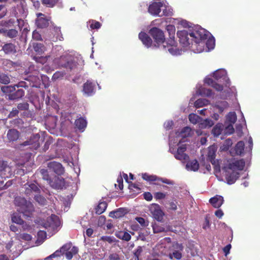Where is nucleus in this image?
<instances>
[{
	"label": "nucleus",
	"mask_w": 260,
	"mask_h": 260,
	"mask_svg": "<svg viewBox=\"0 0 260 260\" xmlns=\"http://www.w3.org/2000/svg\"><path fill=\"white\" fill-rule=\"evenodd\" d=\"M231 100L232 104L231 107L234 110L239 111L241 118L239 120L238 123L236 125V128H234L233 124L229 123V135L235 134L237 139L241 138L243 135V128L246 125V121L244 115L240 110V106L237 99V91L234 87H229V101Z\"/></svg>",
	"instance_id": "obj_1"
},
{
	"label": "nucleus",
	"mask_w": 260,
	"mask_h": 260,
	"mask_svg": "<svg viewBox=\"0 0 260 260\" xmlns=\"http://www.w3.org/2000/svg\"><path fill=\"white\" fill-rule=\"evenodd\" d=\"M148 12L153 16L160 17L171 16L173 15L172 9L167 6L164 1L161 0H153L150 2Z\"/></svg>",
	"instance_id": "obj_2"
},
{
	"label": "nucleus",
	"mask_w": 260,
	"mask_h": 260,
	"mask_svg": "<svg viewBox=\"0 0 260 260\" xmlns=\"http://www.w3.org/2000/svg\"><path fill=\"white\" fill-rule=\"evenodd\" d=\"M14 204L17 207V210L22 213L26 217H30L35 211L32 203L27 201L24 198L18 197L14 200Z\"/></svg>",
	"instance_id": "obj_3"
},
{
	"label": "nucleus",
	"mask_w": 260,
	"mask_h": 260,
	"mask_svg": "<svg viewBox=\"0 0 260 260\" xmlns=\"http://www.w3.org/2000/svg\"><path fill=\"white\" fill-rule=\"evenodd\" d=\"M226 70L223 69L217 70L213 73V78L207 77L205 79V83L212 86L217 91H221L223 89L222 85L217 83L215 80L219 82L226 81Z\"/></svg>",
	"instance_id": "obj_4"
},
{
	"label": "nucleus",
	"mask_w": 260,
	"mask_h": 260,
	"mask_svg": "<svg viewBox=\"0 0 260 260\" xmlns=\"http://www.w3.org/2000/svg\"><path fill=\"white\" fill-rule=\"evenodd\" d=\"M245 165L243 159L234 160L229 163V169L232 170L231 173L229 172V185L234 183L239 178L240 174L237 171H242Z\"/></svg>",
	"instance_id": "obj_5"
},
{
	"label": "nucleus",
	"mask_w": 260,
	"mask_h": 260,
	"mask_svg": "<svg viewBox=\"0 0 260 260\" xmlns=\"http://www.w3.org/2000/svg\"><path fill=\"white\" fill-rule=\"evenodd\" d=\"M15 87V86H2L1 89L4 93L11 92L7 95V99L9 100H18L24 95L25 92L22 89H18L16 90Z\"/></svg>",
	"instance_id": "obj_6"
},
{
	"label": "nucleus",
	"mask_w": 260,
	"mask_h": 260,
	"mask_svg": "<svg viewBox=\"0 0 260 260\" xmlns=\"http://www.w3.org/2000/svg\"><path fill=\"white\" fill-rule=\"evenodd\" d=\"M189 36L191 38V41H193L196 43L195 45L201 44L202 47H203L204 45L203 41L207 39L209 36V32L204 28H200L191 32H189Z\"/></svg>",
	"instance_id": "obj_7"
},
{
	"label": "nucleus",
	"mask_w": 260,
	"mask_h": 260,
	"mask_svg": "<svg viewBox=\"0 0 260 260\" xmlns=\"http://www.w3.org/2000/svg\"><path fill=\"white\" fill-rule=\"evenodd\" d=\"M40 138V135L38 134L32 136L29 140H27L22 144H20L19 146V149H22L24 146H29L30 149L36 150L40 147V143L39 140Z\"/></svg>",
	"instance_id": "obj_8"
},
{
	"label": "nucleus",
	"mask_w": 260,
	"mask_h": 260,
	"mask_svg": "<svg viewBox=\"0 0 260 260\" xmlns=\"http://www.w3.org/2000/svg\"><path fill=\"white\" fill-rule=\"evenodd\" d=\"M60 225V221L57 216L52 214L47 218L46 221L43 222V226L46 229L53 231Z\"/></svg>",
	"instance_id": "obj_9"
},
{
	"label": "nucleus",
	"mask_w": 260,
	"mask_h": 260,
	"mask_svg": "<svg viewBox=\"0 0 260 260\" xmlns=\"http://www.w3.org/2000/svg\"><path fill=\"white\" fill-rule=\"evenodd\" d=\"M59 67L66 68L72 71L76 67V62L73 61L70 57L62 56L60 57L58 62Z\"/></svg>",
	"instance_id": "obj_10"
},
{
	"label": "nucleus",
	"mask_w": 260,
	"mask_h": 260,
	"mask_svg": "<svg viewBox=\"0 0 260 260\" xmlns=\"http://www.w3.org/2000/svg\"><path fill=\"white\" fill-rule=\"evenodd\" d=\"M24 193L29 196L32 194H36L41 193L40 186L35 182V183L27 182L24 185Z\"/></svg>",
	"instance_id": "obj_11"
},
{
	"label": "nucleus",
	"mask_w": 260,
	"mask_h": 260,
	"mask_svg": "<svg viewBox=\"0 0 260 260\" xmlns=\"http://www.w3.org/2000/svg\"><path fill=\"white\" fill-rule=\"evenodd\" d=\"M149 211L155 219L158 221H162L164 213L159 205L156 204H151L149 207Z\"/></svg>",
	"instance_id": "obj_12"
},
{
	"label": "nucleus",
	"mask_w": 260,
	"mask_h": 260,
	"mask_svg": "<svg viewBox=\"0 0 260 260\" xmlns=\"http://www.w3.org/2000/svg\"><path fill=\"white\" fill-rule=\"evenodd\" d=\"M149 33L158 44L165 42V38L164 32L160 29L153 27L150 30Z\"/></svg>",
	"instance_id": "obj_13"
},
{
	"label": "nucleus",
	"mask_w": 260,
	"mask_h": 260,
	"mask_svg": "<svg viewBox=\"0 0 260 260\" xmlns=\"http://www.w3.org/2000/svg\"><path fill=\"white\" fill-rule=\"evenodd\" d=\"M245 144L243 141H239L234 147L229 150L232 156L242 155L244 153Z\"/></svg>",
	"instance_id": "obj_14"
},
{
	"label": "nucleus",
	"mask_w": 260,
	"mask_h": 260,
	"mask_svg": "<svg viewBox=\"0 0 260 260\" xmlns=\"http://www.w3.org/2000/svg\"><path fill=\"white\" fill-rule=\"evenodd\" d=\"M186 150V145H182L179 146L177 149V152L174 154L175 158L181 161L188 160L189 156L185 153Z\"/></svg>",
	"instance_id": "obj_15"
},
{
	"label": "nucleus",
	"mask_w": 260,
	"mask_h": 260,
	"mask_svg": "<svg viewBox=\"0 0 260 260\" xmlns=\"http://www.w3.org/2000/svg\"><path fill=\"white\" fill-rule=\"evenodd\" d=\"M50 19L42 13L38 14V18L36 19V24L38 27L44 28L49 25Z\"/></svg>",
	"instance_id": "obj_16"
},
{
	"label": "nucleus",
	"mask_w": 260,
	"mask_h": 260,
	"mask_svg": "<svg viewBox=\"0 0 260 260\" xmlns=\"http://www.w3.org/2000/svg\"><path fill=\"white\" fill-rule=\"evenodd\" d=\"M64 245L68 246L64 248V253L68 259H71L73 255L76 254L78 252V248L76 246H72L71 243H68Z\"/></svg>",
	"instance_id": "obj_17"
},
{
	"label": "nucleus",
	"mask_w": 260,
	"mask_h": 260,
	"mask_svg": "<svg viewBox=\"0 0 260 260\" xmlns=\"http://www.w3.org/2000/svg\"><path fill=\"white\" fill-rule=\"evenodd\" d=\"M177 36L179 38L180 43H181L184 46L186 47L190 44L189 39L188 37V31L185 30H180L177 32Z\"/></svg>",
	"instance_id": "obj_18"
},
{
	"label": "nucleus",
	"mask_w": 260,
	"mask_h": 260,
	"mask_svg": "<svg viewBox=\"0 0 260 260\" xmlns=\"http://www.w3.org/2000/svg\"><path fill=\"white\" fill-rule=\"evenodd\" d=\"M48 167L50 170L53 171L56 174L60 175L64 172V169L61 164L56 162L51 161L48 164Z\"/></svg>",
	"instance_id": "obj_19"
},
{
	"label": "nucleus",
	"mask_w": 260,
	"mask_h": 260,
	"mask_svg": "<svg viewBox=\"0 0 260 260\" xmlns=\"http://www.w3.org/2000/svg\"><path fill=\"white\" fill-rule=\"evenodd\" d=\"M217 151L216 147L212 145L208 147L207 152V161H209L213 165H215L216 160H215L216 156V152Z\"/></svg>",
	"instance_id": "obj_20"
},
{
	"label": "nucleus",
	"mask_w": 260,
	"mask_h": 260,
	"mask_svg": "<svg viewBox=\"0 0 260 260\" xmlns=\"http://www.w3.org/2000/svg\"><path fill=\"white\" fill-rule=\"evenodd\" d=\"M2 50L6 54H13L16 53V46L12 43H6L2 47Z\"/></svg>",
	"instance_id": "obj_21"
},
{
	"label": "nucleus",
	"mask_w": 260,
	"mask_h": 260,
	"mask_svg": "<svg viewBox=\"0 0 260 260\" xmlns=\"http://www.w3.org/2000/svg\"><path fill=\"white\" fill-rule=\"evenodd\" d=\"M19 132L16 129H10L7 134V138L9 142L16 141L19 138Z\"/></svg>",
	"instance_id": "obj_22"
},
{
	"label": "nucleus",
	"mask_w": 260,
	"mask_h": 260,
	"mask_svg": "<svg viewBox=\"0 0 260 260\" xmlns=\"http://www.w3.org/2000/svg\"><path fill=\"white\" fill-rule=\"evenodd\" d=\"M0 34L5 37L14 38L17 36L18 31L15 29H7L5 28H2L0 29Z\"/></svg>",
	"instance_id": "obj_23"
},
{
	"label": "nucleus",
	"mask_w": 260,
	"mask_h": 260,
	"mask_svg": "<svg viewBox=\"0 0 260 260\" xmlns=\"http://www.w3.org/2000/svg\"><path fill=\"white\" fill-rule=\"evenodd\" d=\"M0 172L4 175H11V167L8 164L7 161L0 160Z\"/></svg>",
	"instance_id": "obj_24"
},
{
	"label": "nucleus",
	"mask_w": 260,
	"mask_h": 260,
	"mask_svg": "<svg viewBox=\"0 0 260 260\" xmlns=\"http://www.w3.org/2000/svg\"><path fill=\"white\" fill-rule=\"evenodd\" d=\"M139 38L140 40H141L143 44L146 46L147 47L151 46L152 41L147 34L144 32H141L139 35Z\"/></svg>",
	"instance_id": "obj_25"
},
{
	"label": "nucleus",
	"mask_w": 260,
	"mask_h": 260,
	"mask_svg": "<svg viewBox=\"0 0 260 260\" xmlns=\"http://www.w3.org/2000/svg\"><path fill=\"white\" fill-rule=\"evenodd\" d=\"M210 203L214 208L220 207L223 202V198L220 196L216 195V196L210 199Z\"/></svg>",
	"instance_id": "obj_26"
},
{
	"label": "nucleus",
	"mask_w": 260,
	"mask_h": 260,
	"mask_svg": "<svg viewBox=\"0 0 260 260\" xmlns=\"http://www.w3.org/2000/svg\"><path fill=\"white\" fill-rule=\"evenodd\" d=\"M39 173L41 174V175L42 176V178L44 180H46L48 182V183L50 185V186H51L53 188H58V186L54 184V183L51 180V178L49 177L48 172L47 170H46L45 169H41L39 171Z\"/></svg>",
	"instance_id": "obj_27"
},
{
	"label": "nucleus",
	"mask_w": 260,
	"mask_h": 260,
	"mask_svg": "<svg viewBox=\"0 0 260 260\" xmlns=\"http://www.w3.org/2000/svg\"><path fill=\"white\" fill-rule=\"evenodd\" d=\"M199 168V164L196 159L188 161L186 165V168L189 171H197Z\"/></svg>",
	"instance_id": "obj_28"
},
{
	"label": "nucleus",
	"mask_w": 260,
	"mask_h": 260,
	"mask_svg": "<svg viewBox=\"0 0 260 260\" xmlns=\"http://www.w3.org/2000/svg\"><path fill=\"white\" fill-rule=\"evenodd\" d=\"M94 85L92 83L87 81L84 84L83 91L87 95H90L93 92Z\"/></svg>",
	"instance_id": "obj_29"
},
{
	"label": "nucleus",
	"mask_w": 260,
	"mask_h": 260,
	"mask_svg": "<svg viewBox=\"0 0 260 260\" xmlns=\"http://www.w3.org/2000/svg\"><path fill=\"white\" fill-rule=\"evenodd\" d=\"M126 213L125 210L123 208H119L115 211L110 212L109 216L113 218H120L123 216Z\"/></svg>",
	"instance_id": "obj_30"
},
{
	"label": "nucleus",
	"mask_w": 260,
	"mask_h": 260,
	"mask_svg": "<svg viewBox=\"0 0 260 260\" xmlns=\"http://www.w3.org/2000/svg\"><path fill=\"white\" fill-rule=\"evenodd\" d=\"M115 236L117 238L125 241H129L131 239V236L130 234L124 231L117 232L115 233Z\"/></svg>",
	"instance_id": "obj_31"
},
{
	"label": "nucleus",
	"mask_w": 260,
	"mask_h": 260,
	"mask_svg": "<svg viewBox=\"0 0 260 260\" xmlns=\"http://www.w3.org/2000/svg\"><path fill=\"white\" fill-rule=\"evenodd\" d=\"M34 199L39 205L43 206L47 204V200L40 193L35 194Z\"/></svg>",
	"instance_id": "obj_32"
},
{
	"label": "nucleus",
	"mask_w": 260,
	"mask_h": 260,
	"mask_svg": "<svg viewBox=\"0 0 260 260\" xmlns=\"http://www.w3.org/2000/svg\"><path fill=\"white\" fill-rule=\"evenodd\" d=\"M3 65L7 70H10L18 66V63L9 59H5L3 62Z\"/></svg>",
	"instance_id": "obj_33"
},
{
	"label": "nucleus",
	"mask_w": 260,
	"mask_h": 260,
	"mask_svg": "<svg viewBox=\"0 0 260 260\" xmlns=\"http://www.w3.org/2000/svg\"><path fill=\"white\" fill-rule=\"evenodd\" d=\"M224 125L221 123L217 124L212 129V133L215 137H218L221 134L224 129Z\"/></svg>",
	"instance_id": "obj_34"
},
{
	"label": "nucleus",
	"mask_w": 260,
	"mask_h": 260,
	"mask_svg": "<svg viewBox=\"0 0 260 260\" xmlns=\"http://www.w3.org/2000/svg\"><path fill=\"white\" fill-rule=\"evenodd\" d=\"M68 246V245H63L59 250H56L53 254H51L50 256H48L46 260H48L51 258L58 257L61 255H62L64 253V248H66Z\"/></svg>",
	"instance_id": "obj_35"
},
{
	"label": "nucleus",
	"mask_w": 260,
	"mask_h": 260,
	"mask_svg": "<svg viewBox=\"0 0 260 260\" xmlns=\"http://www.w3.org/2000/svg\"><path fill=\"white\" fill-rule=\"evenodd\" d=\"M11 82V77L5 73L0 72V84H8Z\"/></svg>",
	"instance_id": "obj_36"
},
{
	"label": "nucleus",
	"mask_w": 260,
	"mask_h": 260,
	"mask_svg": "<svg viewBox=\"0 0 260 260\" xmlns=\"http://www.w3.org/2000/svg\"><path fill=\"white\" fill-rule=\"evenodd\" d=\"M107 207V204L105 202H101L98 205L97 207L95 208V213L97 214H101L103 213L105 210L106 209Z\"/></svg>",
	"instance_id": "obj_37"
},
{
	"label": "nucleus",
	"mask_w": 260,
	"mask_h": 260,
	"mask_svg": "<svg viewBox=\"0 0 260 260\" xmlns=\"http://www.w3.org/2000/svg\"><path fill=\"white\" fill-rule=\"evenodd\" d=\"M33 48L34 50L37 52L39 54H43L45 50V47L43 44L41 43H35L33 45Z\"/></svg>",
	"instance_id": "obj_38"
},
{
	"label": "nucleus",
	"mask_w": 260,
	"mask_h": 260,
	"mask_svg": "<svg viewBox=\"0 0 260 260\" xmlns=\"http://www.w3.org/2000/svg\"><path fill=\"white\" fill-rule=\"evenodd\" d=\"M214 124L213 120L210 119H206L203 120L200 124V127L202 128L210 127Z\"/></svg>",
	"instance_id": "obj_39"
},
{
	"label": "nucleus",
	"mask_w": 260,
	"mask_h": 260,
	"mask_svg": "<svg viewBox=\"0 0 260 260\" xmlns=\"http://www.w3.org/2000/svg\"><path fill=\"white\" fill-rule=\"evenodd\" d=\"M86 121L82 118H80L75 121L76 126L80 129L84 128L86 126Z\"/></svg>",
	"instance_id": "obj_40"
},
{
	"label": "nucleus",
	"mask_w": 260,
	"mask_h": 260,
	"mask_svg": "<svg viewBox=\"0 0 260 260\" xmlns=\"http://www.w3.org/2000/svg\"><path fill=\"white\" fill-rule=\"evenodd\" d=\"M209 102L208 100L205 99H198L194 102V106L196 108H200L204 106L208 105Z\"/></svg>",
	"instance_id": "obj_41"
},
{
	"label": "nucleus",
	"mask_w": 260,
	"mask_h": 260,
	"mask_svg": "<svg viewBox=\"0 0 260 260\" xmlns=\"http://www.w3.org/2000/svg\"><path fill=\"white\" fill-rule=\"evenodd\" d=\"M188 118L190 122L193 124H196L200 122V121L202 120L199 116L193 113L189 114Z\"/></svg>",
	"instance_id": "obj_42"
},
{
	"label": "nucleus",
	"mask_w": 260,
	"mask_h": 260,
	"mask_svg": "<svg viewBox=\"0 0 260 260\" xmlns=\"http://www.w3.org/2000/svg\"><path fill=\"white\" fill-rule=\"evenodd\" d=\"M191 129L188 127L186 126L184 127L180 132V136L183 138L189 137L191 135Z\"/></svg>",
	"instance_id": "obj_43"
},
{
	"label": "nucleus",
	"mask_w": 260,
	"mask_h": 260,
	"mask_svg": "<svg viewBox=\"0 0 260 260\" xmlns=\"http://www.w3.org/2000/svg\"><path fill=\"white\" fill-rule=\"evenodd\" d=\"M49 56H33V59L35 60L37 62L40 63L42 64L46 63L48 60V58Z\"/></svg>",
	"instance_id": "obj_44"
},
{
	"label": "nucleus",
	"mask_w": 260,
	"mask_h": 260,
	"mask_svg": "<svg viewBox=\"0 0 260 260\" xmlns=\"http://www.w3.org/2000/svg\"><path fill=\"white\" fill-rule=\"evenodd\" d=\"M12 221L13 222L16 223L18 224H23L24 221L17 214H14L12 216Z\"/></svg>",
	"instance_id": "obj_45"
},
{
	"label": "nucleus",
	"mask_w": 260,
	"mask_h": 260,
	"mask_svg": "<svg viewBox=\"0 0 260 260\" xmlns=\"http://www.w3.org/2000/svg\"><path fill=\"white\" fill-rule=\"evenodd\" d=\"M200 94L203 96H211L212 95V91L210 89L202 88L199 90Z\"/></svg>",
	"instance_id": "obj_46"
},
{
	"label": "nucleus",
	"mask_w": 260,
	"mask_h": 260,
	"mask_svg": "<svg viewBox=\"0 0 260 260\" xmlns=\"http://www.w3.org/2000/svg\"><path fill=\"white\" fill-rule=\"evenodd\" d=\"M142 178L144 180L148 181H152L158 180V177H157L155 175H150L147 173H144L142 174Z\"/></svg>",
	"instance_id": "obj_47"
},
{
	"label": "nucleus",
	"mask_w": 260,
	"mask_h": 260,
	"mask_svg": "<svg viewBox=\"0 0 260 260\" xmlns=\"http://www.w3.org/2000/svg\"><path fill=\"white\" fill-rule=\"evenodd\" d=\"M237 120V115L235 112H229V123L234 124Z\"/></svg>",
	"instance_id": "obj_48"
},
{
	"label": "nucleus",
	"mask_w": 260,
	"mask_h": 260,
	"mask_svg": "<svg viewBox=\"0 0 260 260\" xmlns=\"http://www.w3.org/2000/svg\"><path fill=\"white\" fill-rule=\"evenodd\" d=\"M29 109V104L27 102L20 103L17 105L19 111H27Z\"/></svg>",
	"instance_id": "obj_49"
},
{
	"label": "nucleus",
	"mask_w": 260,
	"mask_h": 260,
	"mask_svg": "<svg viewBox=\"0 0 260 260\" xmlns=\"http://www.w3.org/2000/svg\"><path fill=\"white\" fill-rule=\"evenodd\" d=\"M58 0H42V4L48 7H53Z\"/></svg>",
	"instance_id": "obj_50"
},
{
	"label": "nucleus",
	"mask_w": 260,
	"mask_h": 260,
	"mask_svg": "<svg viewBox=\"0 0 260 260\" xmlns=\"http://www.w3.org/2000/svg\"><path fill=\"white\" fill-rule=\"evenodd\" d=\"M169 257L173 259V257L177 259H180L182 257V254L178 251H175L172 253L169 254Z\"/></svg>",
	"instance_id": "obj_51"
},
{
	"label": "nucleus",
	"mask_w": 260,
	"mask_h": 260,
	"mask_svg": "<svg viewBox=\"0 0 260 260\" xmlns=\"http://www.w3.org/2000/svg\"><path fill=\"white\" fill-rule=\"evenodd\" d=\"M153 231L154 233H159L164 232L165 231V229L164 227L161 226H159L157 224H154L153 226Z\"/></svg>",
	"instance_id": "obj_52"
},
{
	"label": "nucleus",
	"mask_w": 260,
	"mask_h": 260,
	"mask_svg": "<svg viewBox=\"0 0 260 260\" xmlns=\"http://www.w3.org/2000/svg\"><path fill=\"white\" fill-rule=\"evenodd\" d=\"M136 219L142 226H146L148 225V221L142 217H137Z\"/></svg>",
	"instance_id": "obj_53"
},
{
	"label": "nucleus",
	"mask_w": 260,
	"mask_h": 260,
	"mask_svg": "<svg viewBox=\"0 0 260 260\" xmlns=\"http://www.w3.org/2000/svg\"><path fill=\"white\" fill-rule=\"evenodd\" d=\"M206 46L209 49H213L215 45V40L214 39L209 38L206 43Z\"/></svg>",
	"instance_id": "obj_54"
},
{
	"label": "nucleus",
	"mask_w": 260,
	"mask_h": 260,
	"mask_svg": "<svg viewBox=\"0 0 260 260\" xmlns=\"http://www.w3.org/2000/svg\"><path fill=\"white\" fill-rule=\"evenodd\" d=\"M11 123L12 125L14 126H19L21 124H22L23 122L22 119L20 118H16L11 121Z\"/></svg>",
	"instance_id": "obj_55"
},
{
	"label": "nucleus",
	"mask_w": 260,
	"mask_h": 260,
	"mask_svg": "<svg viewBox=\"0 0 260 260\" xmlns=\"http://www.w3.org/2000/svg\"><path fill=\"white\" fill-rule=\"evenodd\" d=\"M19 238L28 241L31 240V236L28 234L23 233L19 235Z\"/></svg>",
	"instance_id": "obj_56"
},
{
	"label": "nucleus",
	"mask_w": 260,
	"mask_h": 260,
	"mask_svg": "<svg viewBox=\"0 0 260 260\" xmlns=\"http://www.w3.org/2000/svg\"><path fill=\"white\" fill-rule=\"evenodd\" d=\"M19 113V110L16 108H13L12 111L8 115V117L9 118H13L17 116Z\"/></svg>",
	"instance_id": "obj_57"
},
{
	"label": "nucleus",
	"mask_w": 260,
	"mask_h": 260,
	"mask_svg": "<svg viewBox=\"0 0 260 260\" xmlns=\"http://www.w3.org/2000/svg\"><path fill=\"white\" fill-rule=\"evenodd\" d=\"M108 260H121V258L118 254L114 253L109 255Z\"/></svg>",
	"instance_id": "obj_58"
},
{
	"label": "nucleus",
	"mask_w": 260,
	"mask_h": 260,
	"mask_svg": "<svg viewBox=\"0 0 260 260\" xmlns=\"http://www.w3.org/2000/svg\"><path fill=\"white\" fill-rule=\"evenodd\" d=\"M154 197L157 200H160L165 198L166 194L161 192H157L154 193Z\"/></svg>",
	"instance_id": "obj_59"
},
{
	"label": "nucleus",
	"mask_w": 260,
	"mask_h": 260,
	"mask_svg": "<svg viewBox=\"0 0 260 260\" xmlns=\"http://www.w3.org/2000/svg\"><path fill=\"white\" fill-rule=\"evenodd\" d=\"M142 251H143L142 247L141 246L138 247V248H137V249L135 250V251L134 252V256H135V257L137 258V259H138L139 256L141 255Z\"/></svg>",
	"instance_id": "obj_60"
},
{
	"label": "nucleus",
	"mask_w": 260,
	"mask_h": 260,
	"mask_svg": "<svg viewBox=\"0 0 260 260\" xmlns=\"http://www.w3.org/2000/svg\"><path fill=\"white\" fill-rule=\"evenodd\" d=\"M32 38L33 39L37 41L42 40L41 35L37 31H34L32 33Z\"/></svg>",
	"instance_id": "obj_61"
},
{
	"label": "nucleus",
	"mask_w": 260,
	"mask_h": 260,
	"mask_svg": "<svg viewBox=\"0 0 260 260\" xmlns=\"http://www.w3.org/2000/svg\"><path fill=\"white\" fill-rule=\"evenodd\" d=\"M38 238L44 240L46 237V233L43 231H40L38 233Z\"/></svg>",
	"instance_id": "obj_62"
},
{
	"label": "nucleus",
	"mask_w": 260,
	"mask_h": 260,
	"mask_svg": "<svg viewBox=\"0 0 260 260\" xmlns=\"http://www.w3.org/2000/svg\"><path fill=\"white\" fill-rule=\"evenodd\" d=\"M64 75V73L63 72H56L53 75V78L54 79H57L60 77H62Z\"/></svg>",
	"instance_id": "obj_63"
},
{
	"label": "nucleus",
	"mask_w": 260,
	"mask_h": 260,
	"mask_svg": "<svg viewBox=\"0 0 260 260\" xmlns=\"http://www.w3.org/2000/svg\"><path fill=\"white\" fill-rule=\"evenodd\" d=\"M143 196L144 199L147 201H150L152 199V196L151 193L149 192H145Z\"/></svg>",
	"instance_id": "obj_64"
}]
</instances>
